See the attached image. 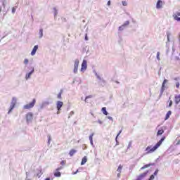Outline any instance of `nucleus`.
<instances>
[{
    "label": "nucleus",
    "instance_id": "obj_1",
    "mask_svg": "<svg viewBox=\"0 0 180 180\" xmlns=\"http://www.w3.org/2000/svg\"><path fill=\"white\" fill-rule=\"evenodd\" d=\"M164 140H165V136H163L153 147L152 146H147L146 148V154H151L154 153V151L162 144Z\"/></svg>",
    "mask_w": 180,
    "mask_h": 180
},
{
    "label": "nucleus",
    "instance_id": "obj_2",
    "mask_svg": "<svg viewBox=\"0 0 180 180\" xmlns=\"http://www.w3.org/2000/svg\"><path fill=\"white\" fill-rule=\"evenodd\" d=\"M17 102H18V98H16V97H13L11 105H10V110L8 112V115H9V113H11L12 110H13V109L15 108V106H16Z\"/></svg>",
    "mask_w": 180,
    "mask_h": 180
},
{
    "label": "nucleus",
    "instance_id": "obj_3",
    "mask_svg": "<svg viewBox=\"0 0 180 180\" xmlns=\"http://www.w3.org/2000/svg\"><path fill=\"white\" fill-rule=\"evenodd\" d=\"M79 66V60L75 59V63H74V68H73V72L75 74L78 73V67Z\"/></svg>",
    "mask_w": 180,
    "mask_h": 180
},
{
    "label": "nucleus",
    "instance_id": "obj_4",
    "mask_svg": "<svg viewBox=\"0 0 180 180\" xmlns=\"http://www.w3.org/2000/svg\"><path fill=\"white\" fill-rule=\"evenodd\" d=\"M36 104V99H33L32 102H31L30 104H27L23 106V109H32Z\"/></svg>",
    "mask_w": 180,
    "mask_h": 180
},
{
    "label": "nucleus",
    "instance_id": "obj_5",
    "mask_svg": "<svg viewBox=\"0 0 180 180\" xmlns=\"http://www.w3.org/2000/svg\"><path fill=\"white\" fill-rule=\"evenodd\" d=\"M26 120L27 124L32 123V121L33 120V113L28 112L26 115Z\"/></svg>",
    "mask_w": 180,
    "mask_h": 180
},
{
    "label": "nucleus",
    "instance_id": "obj_6",
    "mask_svg": "<svg viewBox=\"0 0 180 180\" xmlns=\"http://www.w3.org/2000/svg\"><path fill=\"white\" fill-rule=\"evenodd\" d=\"M167 82H168V79H165L162 84L160 96H162V94H164V91H165V84H167Z\"/></svg>",
    "mask_w": 180,
    "mask_h": 180
},
{
    "label": "nucleus",
    "instance_id": "obj_7",
    "mask_svg": "<svg viewBox=\"0 0 180 180\" xmlns=\"http://www.w3.org/2000/svg\"><path fill=\"white\" fill-rule=\"evenodd\" d=\"M87 67H88V65H86V60H84L82 63V68H81L80 71L82 72H84V71H85V70H86Z\"/></svg>",
    "mask_w": 180,
    "mask_h": 180
},
{
    "label": "nucleus",
    "instance_id": "obj_8",
    "mask_svg": "<svg viewBox=\"0 0 180 180\" xmlns=\"http://www.w3.org/2000/svg\"><path fill=\"white\" fill-rule=\"evenodd\" d=\"M34 72V68H32V71L30 72L27 73L25 75V79L27 81V79H30V77H32V75Z\"/></svg>",
    "mask_w": 180,
    "mask_h": 180
},
{
    "label": "nucleus",
    "instance_id": "obj_9",
    "mask_svg": "<svg viewBox=\"0 0 180 180\" xmlns=\"http://www.w3.org/2000/svg\"><path fill=\"white\" fill-rule=\"evenodd\" d=\"M63 105H64V103L63 101H57L56 108L58 109V110H61V108H63Z\"/></svg>",
    "mask_w": 180,
    "mask_h": 180
},
{
    "label": "nucleus",
    "instance_id": "obj_10",
    "mask_svg": "<svg viewBox=\"0 0 180 180\" xmlns=\"http://www.w3.org/2000/svg\"><path fill=\"white\" fill-rule=\"evenodd\" d=\"M174 102H175L176 105H179V103H180V94L176 95L174 96Z\"/></svg>",
    "mask_w": 180,
    "mask_h": 180
},
{
    "label": "nucleus",
    "instance_id": "obj_11",
    "mask_svg": "<svg viewBox=\"0 0 180 180\" xmlns=\"http://www.w3.org/2000/svg\"><path fill=\"white\" fill-rule=\"evenodd\" d=\"M161 8H162V1L158 0V2L156 4V8L161 9Z\"/></svg>",
    "mask_w": 180,
    "mask_h": 180
},
{
    "label": "nucleus",
    "instance_id": "obj_12",
    "mask_svg": "<svg viewBox=\"0 0 180 180\" xmlns=\"http://www.w3.org/2000/svg\"><path fill=\"white\" fill-rule=\"evenodd\" d=\"M37 50H39V46L35 45L31 52V56H34L36 54V51H37Z\"/></svg>",
    "mask_w": 180,
    "mask_h": 180
},
{
    "label": "nucleus",
    "instance_id": "obj_13",
    "mask_svg": "<svg viewBox=\"0 0 180 180\" xmlns=\"http://www.w3.org/2000/svg\"><path fill=\"white\" fill-rule=\"evenodd\" d=\"M50 103H51V102H50V101H45L42 103L41 108H44L49 105H50Z\"/></svg>",
    "mask_w": 180,
    "mask_h": 180
},
{
    "label": "nucleus",
    "instance_id": "obj_14",
    "mask_svg": "<svg viewBox=\"0 0 180 180\" xmlns=\"http://www.w3.org/2000/svg\"><path fill=\"white\" fill-rule=\"evenodd\" d=\"M88 161V158H86V156H84L81 162V165H85V164H86V162Z\"/></svg>",
    "mask_w": 180,
    "mask_h": 180
},
{
    "label": "nucleus",
    "instance_id": "obj_15",
    "mask_svg": "<svg viewBox=\"0 0 180 180\" xmlns=\"http://www.w3.org/2000/svg\"><path fill=\"white\" fill-rule=\"evenodd\" d=\"M1 4L4 9H5V8L6 7V5H8V0H2Z\"/></svg>",
    "mask_w": 180,
    "mask_h": 180
},
{
    "label": "nucleus",
    "instance_id": "obj_16",
    "mask_svg": "<svg viewBox=\"0 0 180 180\" xmlns=\"http://www.w3.org/2000/svg\"><path fill=\"white\" fill-rule=\"evenodd\" d=\"M172 114V112L171 110L168 111L165 116V120H168L169 119V116Z\"/></svg>",
    "mask_w": 180,
    "mask_h": 180
},
{
    "label": "nucleus",
    "instance_id": "obj_17",
    "mask_svg": "<svg viewBox=\"0 0 180 180\" xmlns=\"http://www.w3.org/2000/svg\"><path fill=\"white\" fill-rule=\"evenodd\" d=\"M95 75L96 78L99 79V81H101V82H105V80H103V79H102V77H101V76H99L96 72H95Z\"/></svg>",
    "mask_w": 180,
    "mask_h": 180
},
{
    "label": "nucleus",
    "instance_id": "obj_18",
    "mask_svg": "<svg viewBox=\"0 0 180 180\" xmlns=\"http://www.w3.org/2000/svg\"><path fill=\"white\" fill-rule=\"evenodd\" d=\"M75 153H77V150H75V149H72V150H70V151L69 152V155H70V157H72V155H74V154H75Z\"/></svg>",
    "mask_w": 180,
    "mask_h": 180
},
{
    "label": "nucleus",
    "instance_id": "obj_19",
    "mask_svg": "<svg viewBox=\"0 0 180 180\" xmlns=\"http://www.w3.org/2000/svg\"><path fill=\"white\" fill-rule=\"evenodd\" d=\"M43 38V29L41 28L39 32V39Z\"/></svg>",
    "mask_w": 180,
    "mask_h": 180
},
{
    "label": "nucleus",
    "instance_id": "obj_20",
    "mask_svg": "<svg viewBox=\"0 0 180 180\" xmlns=\"http://www.w3.org/2000/svg\"><path fill=\"white\" fill-rule=\"evenodd\" d=\"M173 18L174 20H176L177 22H180V17H177L176 14H173Z\"/></svg>",
    "mask_w": 180,
    "mask_h": 180
},
{
    "label": "nucleus",
    "instance_id": "obj_21",
    "mask_svg": "<svg viewBox=\"0 0 180 180\" xmlns=\"http://www.w3.org/2000/svg\"><path fill=\"white\" fill-rule=\"evenodd\" d=\"M164 134V129H160L158 131L157 136H161Z\"/></svg>",
    "mask_w": 180,
    "mask_h": 180
},
{
    "label": "nucleus",
    "instance_id": "obj_22",
    "mask_svg": "<svg viewBox=\"0 0 180 180\" xmlns=\"http://www.w3.org/2000/svg\"><path fill=\"white\" fill-rule=\"evenodd\" d=\"M168 102H169V105H167V108H171V106H172V103H173L172 100H171V97L169 98Z\"/></svg>",
    "mask_w": 180,
    "mask_h": 180
},
{
    "label": "nucleus",
    "instance_id": "obj_23",
    "mask_svg": "<svg viewBox=\"0 0 180 180\" xmlns=\"http://www.w3.org/2000/svg\"><path fill=\"white\" fill-rule=\"evenodd\" d=\"M38 173L37 174V176H38V178H40V176H41V175H43V173L41 172V169H38Z\"/></svg>",
    "mask_w": 180,
    "mask_h": 180
},
{
    "label": "nucleus",
    "instance_id": "obj_24",
    "mask_svg": "<svg viewBox=\"0 0 180 180\" xmlns=\"http://www.w3.org/2000/svg\"><path fill=\"white\" fill-rule=\"evenodd\" d=\"M101 110L103 115H105V116H108V111H106V108L103 107Z\"/></svg>",
    "mask_w": 180,
    "mask_h": 180
},
{
    "label": "nucleus",
    "instance_id": "obj_25",
    "mask_svg": "<svg viewBox=\"0 0 180 180\" xmlns=\"http://www.w3.org/2000/svg\"><path fill=\"white\" fill-rule=\"evenodd\" d=\"M151 165H153V164H148V165H144L143 167H142L141 168V169H146V168H148L149 167H151Z\"/></svg>",
    "mask_w": 180,
    "mask_h": 180
},
{
    "label": "nucleus",
    "instance_id": "obj_26",
    "mask_svg": "<svg viewBox=\"0 0 180 180\" xmlns=\"http://www.w3.org/2000/svg\"><path fill=\"white\" fill-rule=\"evenodd\" d=\"M54 176L58 177V178H60V176H61V172H56L54 173Z\"/></svg>",
    "mask_w": 180,
    "mask_h": 180
},
{
    "label": "nucleus",
    "instance_id": "obj_27",
    "mask_svg": "<svg viewBox=\"0 0 180 180\" xmlns=\"http://www.w3.org/2000/svg\"><path fill=\"white\" fill-rule=\"evenodd\" d=\"M124 29H126V27H124L122 24L121 26L119 27L118 30H120V32H122V30H124Z\"/></svg>",
    "mask_w": 180,
    "mask_h": 180
},
{
    "label": "nucleus",
    "instance_id": "obj_28",
    "mask_svg": "<svg viewBox=\"0 0 180 180\" xmlns=\"http://www.w3.org/2000/svg\"><path fill=\"white\" fill-rule=\"evenodd\" d=\"M122 168H123V166H122L121 165H120L119 167H118V168H117V172H119V173L120 174V173L122 172Z\"/></svg>",
    "mask_w": 180,
    "mask_h": 180
},
{
    "label": "nucleus",
    "instance_id": "obj_29",
    "mask_svg": "<svg viewBox=\"0 0 180 180\" xmlns=\"http://www.w3.org/2000/svg\"><path fill=\"white\" fill-rule=\"evenodd\" d=\"M123 25L125 27H127V26H129V25H130V21L127 20Z\"/></svg>",
    "mask_w": 180,
    "mask_h": 180
},
{
    "label": "nucleus",
    "instance_id": "obj_30",
    "mask_svg": "<svg viewBox=\"0 0 180 180\" xmlns=\"http://www.w3.org/2000/svg\"><path fill=\"white\" fill-rule=\"evenodd\" d=\"M24 64H25V65H27L29 64V59L25 58V59L24 60Z\"/></svg>",
    "mask_w": 180,
    "mask_h": 180
},
{
    "label": "nucleus",
    "instance_id": "obj_31",
    "mask_svg": "<svg viewBox=\"0 0 180 180\" xmlns=\"http://www.w3.org/2000/svg\"><path fill=\"white\" fill-rule=\"evenodd\" d=\"M54 10V16H56L57 15H58V12L57 11V9L56 8H53Z\"/></svg>",
    "mask_w": 180,
    "mask_h": 180
},
{
    "label": "nucleus",
    "instance_id": "obj_32",
    "mask_svg": "<svg viewBox=\"0 0 180 180\" xmlns=\"http://www.w3.org/2000/svg\"><path fill=\"white\" fill-rule=\"evenodd\" d=\"M122 4L123 6H127V1H122Z\"/></svg>",
    "mask_w": 180,
    "mask_h": 180
},
{
    "label": "nucleus",
    "instance_id": "obj_33",
    "mask_svg": "<svg viewBox=\"0 0 180 180\" xmlns=\"http://www.w3.org/2000/svg\"><path fill=\"white\" fill-rule=\"evenodd\" d=\"M93 137H94V134H91L89 136V137L90 141H94V140H93Z\"/></svg>",
    "mask_w": 180,
    "mask_h": 180
},
{
    "label": "nucleus",
    "instance_id": "obj_34",
    "mask_svg": "<svg viewBox=\"0 0 180 180\" xmlns=\"http://www.w3.org/2000/svg\"><path fill=\"white\" fill-rule=\"evenodd\" d=\"M157 60H158V61H160V52H157V56H156Z\"/></svg>",
    "mask_w": 180,
    "mask_h": 180
},
{
    "label": "nucleus",
    "instance_id": "obj_35",
    "mask_svg": "<svg viewBox=\"0 0 180 180\" xmlns=\"http://www.w3.org/2000/svg\"><path fill=\"white\" fill-rule=\"evenodd\" d=\"M74 111H71L70 113H69V116H68V119H70L71 117V116H72V115H74Z\"/></svg>",
    "mask_w": 180,
    "mask_h": 180
},
{
    "label": "nucleus",
    "instance_id": "obj_36",
    "mask_svg": "<svg viewBox=\"0 0 180 180\" xmlns=\"http://www.w3.org/2000/svg\"><path fill=\"white\" fill-rule=\"evenodd\" d=\"M169 36H171V34L169 32H167V41H169Z\"/></svg>",
    "mask_w": 180,
    "mask_h": 180
},
{
    "label": "nucleus",
    "instance_id": "obj_37",
    "mask_svg": "<svg viewBox=\"0 0 180 180\" xmlns=\"http://www.w3.org/2000/svg\"><path fill=\"white\" fill-rule=\"evenodd\" d=\"M82 150H86V148H88V147H86V145H82Z\"/></svg>",
    "mask_w": 180,
    "mask_h": 180
},
{
    "label": "nucleus",
    "instance_id": "obj_38",
    "mask_svg": "<svg viewBox=\"0 0 180 180\" xmlns=\"http://www.w3.org/2000/svg\"><path fill=\"white\" fill-rule=\"evenodd\" d=\"M131 144H132V142L131 141L129 142L128 147H127L128 149L130 148V147H131Z\"/></svg>",
    "mask_w": 180,
    "mask_h": 180
},
{
    "label": "nucleus",
    "instance_id": "obj_39",
    "mask_svg": "<svg viewBox=\"0 0 180 180\" xmlns=\"http://www.w3.org/2000/svg\"><path fill=\"white\" fill-rule=\"evenodd\" d=\"M89 98H92V96H86L84 101H88V99H89Z\"/></svg>",
    "mask_w": 180,
    "mask_h": 180
},
{
    "label": "nucleus",
    "instance_id": "obj_40",
    "mask_svg": "<svg viewBox=\"0 0 180 180\" xmlns=\"http://www.w3.org/2000/svg\"><path fill=\"white\" fill-rule=\"evenodd\" d=\"M179 85H180L179 82H176V87L177 89H179Z\"/></svg>",
    "mask_w": 180,
    "mask_h": 180
},
{
    "label": "nucleus",
    "instance_id": "obj_41",
    "mask_svg": "<svg viewBox=\"0 0 180 180\" xmlns=\"http://www.w3.org/2000/svg\"><path fill=\"white\" fill-rule=\"evenodd\" d=\"M47 138H48V141H51V135H48Z\"/></svg>",
    "mask_w": 180,
    "mask_h": 180
},
{
    "label": "nucleus",
    "instance_id": "obj_42",
    "mask_svg": "<svg viewBox=\"0 0 180 180\" xmlns=\"http://www.w3.org/2000/svg\"><path fill=\"white\" fill-rule=\"evenodd\" d=\"M61 94H62L61 92H60V93L58 94V99H61Z\"/></svg>",
    "mask_w": 180,
    "mask_h": 180
},
{
    "label": "nucleus",
    "instance_id": "obj_43",
    "mask_svg": "<svg viewBox=\"0 0 180 180\" xmlns=\"http://www.w3.org/2000/svg\"><path fill=\"white\" fill-rule=\"evenodd\" d=\"M60 165H65V160H62V161L60 162Z\"/></svg>",
    "mask_w": 180,
    "mask_h": 180
},
{
    "label": "nucleus",
    "instance_id": "obj_44",
    "mask_svg": "<svg viewBox=\"0 0 180 180\" xmlns=\"http://www.w3.org/2000/svg\"><path fill=\"white\" fill-rule=\"evenodd\" d=\"M15 12H16V8L15 7H13L12 8V13H15Z\"/></svg>",
    "mask_w": 180,
    "mask_h": 180
},
{
    "label": "nucleus",
    "instance_id": "obj_45",
    "mask_svg": "<svg viewBox=\"0 0 180 180\" xmlns=\"http://www.w3.org/2000/svg\"><path fill=\"white\" fill-rule=\"evenodd\" d=\"M158 174V169H157L155 172L153 173V175H157Z\"/></svg>",
    "mask_w": 180,
    "mask_h": 180
},
{
    "label": "nucleus",
    "instance_id": "obj_46",
    "mask_svg": "<svg viewBox=\"0 0 180 180\" xmlns=\"http://www.w3.org/2000/svg\"><path fill=\"white\" fill-rule=\"evenodd\" d=\"M116 146H119V141H117V137L115 138Z\"/></svg>",
    "mask_w": 180,
    "mask_h": 180
},
{
    "label": "nucleus",
    "instance_id": "obj_47",
    "mask_svg": "<svg viewBox=\"0 0 180 180\" xmlns=\"http://www.w3.org/2000/svg\"><path fill=\"white\" fill-rule=\"evenodd\" d=\"M60 169H63V167L62 166H60V167H58L56 169V171H60Z\"/></svg>",
    "mask_w": 180,
    "mask_h": 180
},
{
    "label": "nucleus",
    "instance_id": "obj_48",
    "mask_svg": "<svg viewBox=\"0 0 180 180\" xmlns=\"http://www.w3.org/2000/svg\"><path fill=\"white\" fill-rule=\"evenodd\" d=\"M107 117H108V119H109V120H112V122H113V117H112L110 116H108Z\"/></svg>",
    "mask_w": 180,
    "mask_h": 180
},
{
    "label": "nucleus",
    "instance_id": "obj_49",
    "mask_svg": "<svg viewBox=\"0 0 180 180\" xmlns=\"http://www.w3.org/2000/svg\"><path fill=\"white\" fill-rule=\"evenodd\" d=\"M97 122H98L99 124H103V122H102L101 120H98L97 121Z\"/></svg>",
    "mask_w": 180,
    "mask_h": 180
},
{
    "label": "nucleus",
    "instance_id": "obj_50",
    "mask_svg": "<svg viewBox=\"0 0 180 180\" xmlns=\"http://www.w3.org/2000/svg\"><path fill=\"white\" fill-rule=\"evenodd\" d=\"M90 144L92 146V147H95L94 145V141H90Z\"/></svg>",
    "mask_w": 180,
    "mask_h": 180
},
{
    "label": "nucleus",
    "instance_id": "obj_51",
    "mask_svg": "<svg viewBox=\"0 0 180 180\" xmlns=\"http://www.w3.org/2000/svg\"><path fill=\"white\" fill-rule=\"evenodd\" d=\"M154 174H152L149 179L153 180L154 179Z\"/></svg>",
    "mask_w": 180,
    "mask_h": 180
},
{
    "label": "nucleus",
    "instance_id": "obj_52",
    "mask_svg": "<svg viewBox=\"0 0 180 180\" xmlns=\"http://www.w3.org/2000/svg\"><path fill=\"white\" fill-rule=\"evenodd\" d=\"M173 79L174 81H179V77H174Z\"/></svg>",
    "mask_w": 180,
    "mask_h": 180
},
{
    "label": "nucleus",
    "instance_id": "obj_53",
    "mask_svg": "<svg viewBox=\"0 0 180 180\" xmlns=\"http://www.w3.org/2000/svg\"><path fill=\"white\" fill-rule=\"evenodd\" d=\"M122 134V130H120L118 133V134L117 135V138L119 137V136H120V134Z\"/></svg>",
    "mask_w": 180,
    "mask_h": 180
},
{
    "label": "nucleus",
    "instance_id": "obj_54",
    "mask_svg": "<svg viewBox=\"0 0 180 180\" xmlns=\"http://www.w3.org/2000/svg\"><path fill=\"white\" fill-rule=\"evenodd\" d=\"M25 175H26V178H29V172H27L25 173Z\"/></svg>",
    "mask_w": 180,
    "mask_h": 180
},
{
    "label": "nucleus",
    "instance_id": "obj_55",
    "mask_svg": "<svg viewBox=\"0 0 180 180\" xmlns=\"http://www.w3.org/2000/svg\"><path fill=\"white\" fill-rule=\"evenodd\" d=\"M174 15H176V16L178 17V16H180V12H177L176 14H174Z\"/></svg>",
    "mask_w": 180,
    "mask_h": 180
},
{
    "label": "nucleus",
    "instance_id": "obj_56",
    "mask_svg": "<svg viewBox=\"0 0 180 180\" xmlns=\"http://www.w3.org/2000/svg\"><path fill=\"white\" fill-rule=\"evenodd\" d=\"M107 5H108V6H110V1H108Z\"/></svg>",
    "mask_w": 180,
    "mask_h": 180
},
{
    "label": "nucleus",
    "instance_id": "obj_57",
    "mask_svg": "<svg viewBox=\"0 0 180 180\" xmlns=\"http://www.w3.org/2000/svg\"><path fill=\"white\" fill-rule=\"evenodd\" d=\"M117 178H120V173H118V174H117Z\"/></svg>",
    "mask_w": 180,
    "mask_h": 180
},
{
    "label": "nucleus",
    "instance_id": "obj_58",
    "mask_svg": "<svg viewBox=\"0 0 180 180\" xmlns=\"http://www.w3.org/2000/svg\"><path fill=\"white\" fill-rule=\"evenodd\" d=\"M25 180H32V179H30V178H29V177H25Z\"/></svg>",
    "mask_w": 180,
    "mask_h": 180
},
{
    "label": "nucleus",
    "instance_id": "obj_59",
    "mask_svg": "<svg viewBox=\"0 0 180 180\" xmlns=\"http://www.w3.org/2000/svg\"><path fill=\"white\" fill-rule=\"evenodd\" d=\"M85 40H88V35L86 34Z\"/></svg>",
    "mask_w": 180,
    "mask_h": 180
},
{
    "label": "nucleus",
    "instance_id": "obj_60",
    "mask_svg": "<svg viewBox=\"0 0 180 180\" xmlns=\"http://www.w3.org/2000/svg\"><path fill=\"white\" fill-rule=\"evenodd\" d=\"M77 174V172H75L74 173H73V175H75V174Z\"/></svg>",
    "mask_w": 180,
    "mask_h": 180
},
{
    "label": "nucleus",
    "instance_id": "obj_61",
    "mask_svg": "<svg viewBox=\"0 0 180 180\" xmlns=\"http://www.w3.org/2000/svg\"><path fill=\"white\" fill-rule=\"evenodd\" d=\"M2 11V7L0 6V12Z\"/></svg>",
    "mask_w": 180,
    "mask_h": 180
},
{
    "label": "nucleus",
    "instance_id": "obj_62",
    "mask_svg": "<svg viewBox=\"0 0 180 180\" xmlns=\"http://www.w3.org/2000/svg\"><path fill=\"white\" fill-rule=\"evenodd\" d=\"M45 180H50V178H46Z\"/></svg>",
    "mask_w": 180,
    "mask_h": 180
},
{
    "label": "nucleus",
    "instance_id": "obj_63",
    "mask_svg": "<svg viewBox=\"0 0 180 180\" xmlns=\"http://www.w3.org/2000/svg\"><path fill=\"white\" fill-rule=\"evenodd\" d=\"M50 141H48V144H49V145H50Z\"/></svg>",
    "mask_w": 180,
    "mask_h": 180
},
{
    "label": "nucleus",
    "instance_id": "obj_64",
    "mask_svg": "<svg viewBox=\"0 0 180 180\" xmlns=\"http://www.w3.org/2000/svg\"><path fill=\"white\" fill-rule=\"evenodd\" d=\"M76 172H77V173L79 172V169H77V170L76 171Z\"/></svg>",
    "mask_w": 180,
    "mask_h": 180
}]
</instances>
